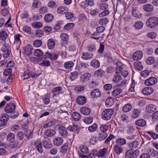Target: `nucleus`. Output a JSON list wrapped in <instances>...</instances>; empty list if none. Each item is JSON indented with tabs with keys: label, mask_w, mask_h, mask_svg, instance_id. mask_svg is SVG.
Segmentation results:
<instances>
[{
	"label": "nucleus",
	"mask_w": 158,
	"mask_h": 158,
	"mask_svg": "<svg viewBox=\"0 0 158 158\" xmlns=\"http://www.w3.org/2000/svg\"><path fill=\"white\" fill-rule=\"evenodd\" d=\"M131 14L133 17L137 18H141L142 17L140 11L137 9H133L131 11Z\"/></svg>",
	"instance_id": "obj_16"
},
{
	"label": "nucleus",
	"mask_w": 158,
	"mask_h": 158,
	"mask_svg": "<svg viewBox=\"0 0 158 158\" xmlns=\"http://www.w3.org/2000/svg\"><path fill=\"white\" fill-rule=\"evenodd\" d=\"M9 118L8 114H2L0 115V121L3 123V125H5V123L8 121Z\"/></svg>",
	"instance_id": "obj_14"
},
{
	"label": "nucleus",
	"mask_w": 158,
	"mask_h": 158,
	"mask_svg": "<svg viewBox=\"0 0 158 158\" xmlns=\"http://www.w3.org/2000/svg\"><path fill=\"white\" fill-rule=\"evenodd\" d=\"M86 98L84 96H79L76 99V102L79 105H84L86 102Z\"/></svg>",
	"instance_id": "obj_12"
},
{
	"label": "nucleus",
	"mask_w": 158,
	"mask_h": 158,
	"mask_svg": "<svg viewBox=\"0 0 158 158\" xmlns=\"http://www.w3.org/2000/svg\"><path fill=\"white\" fill-rule=\"evenodd\" d=\"M45 56L49 58L50 60H56L58 57L59 55L56 53L53 52L49 53L46 52Z\"/></svg>",
	"instance_id": "obj_7"
},
{
	"label": "nucleus",
	"mask_w": 158,
	"mask_h": 158,
	"mask_svg": "<svg viewBox=\"0 0 158 158\" xmlns=\"http://www.w3.org/2000/svg\"><path fill=\"white\" fill-rule=\"evenodd\" d=\"M53 19V15L51 14H46L44 17V19L45 22L49 23L52 21Z\"/></svg>",
	"instance_id": "obj_25"
},
{
	"label": "nucleus",
	"mask_w": 158,
	"mask_h": 158,
	"mask_svg": "<svg viewBox=\"0 0 158 158\" xmlns=\"http://www.w3.org/2000/svg\"><path fill=\"white\" fill-rule=\"evenodd\" d=\"M40 64L43 66H48L50 64V61L45 59V58L43 56L41 57L39 59Z\"/></svg>",
	"instance_id": "obj_8"
},
{
	"label": "nucleus",
	"mask_w": 158,
	"mask_h": 158,
	"mask_svg": "<svg viewBox=\"0 0 158 158\" xmlns=\"http://www.w3.org/2000/svg\"><path fill=\"white\" fill-rule=\"evenodd\" d=\"M143 23L141 21H137L135 23L134 27L136 29H141L143 26Z\"/></svg>",
	"instance_id": "obj_45"
},
{
	"label": "nucleus",
	"mask_w": 158,
	"mask_h": 158,
	"mask_svg": "<svg viewBox=\"0 0 158 158\" xmlns=\"http://www.w3.org/2000/svg\"><path fill=\"white\" fill-rule=\"evenodd\" d=\"M41 74L34 73L31 71H25L23 75V79H27L31 77L32 78L38 77Z\"/></svg>",
	"instance_id": "obj_4"
},
{
	"label": "nucleus",
	"mask_w": 158,
	"mask_h": 158,
	"mask_svg": "<svg viewBox=\"0 0 158 158\" xmlns=\"http://www.w3.org/2000/svg\"><path fill=\"white\" fill-rule=\"evenodd\" d=\"M32 26L34 28H39L42 26V24L40 22H35L33 23Z\"/></svg>",
	"instance_id": "obj_60"
},
{
	"label": "nucleus",
	"mask_w": 158,
	"mask_h": 158,
	"mask_svg": "<svg viewBox=\"0 0 158 158\" xmlns=\"http://www.w3.org/2000/svg\"><path fill=\"white\" fill-rule=\"evenodd\" d=\"M93 56V54L88 52H83L81 56L83 60H87L91 58Z\"/></svg>",
	"instance_id": "obj_21"
},
{
	"label": "nucleus",
	"mask_w": 158,
	"mask_h": 158,
	"mask_svg": "<svg viewBox=\"0 0 158 158\" xmlns=\"http://www.w3.org/2000/svg\"><path fill=\"white\" fill-rule=\"evenodd\" d=\"M8 34L6 31L2 30H0V40L2 41L5 40L7 38Z\"/></svg>",
	"instance_id": "obj_18"
},
{
	"label": "nucleus",
	"mask_w": 158,
	"mask_h": 158,
	"mask_svg": "<svg viewBox=\"0 0 158 158\" xmlns=\"http://www.w3.org/2000/svg\"><path fill=\"white\" fill-rule=\"evenodd\" d=\"M57 122V120H53L45 124L44 126V128H46L47 127H51L55 125Z\"/></svg>",
	"instance_id": "obj_24"
},
{
	"label": "nucleus",
	"mask_w": 158,
	"mask_h": 158,
	"mask_svg": "<svg viewBox=\"0 0 158 158\" xmlns=\"http://www.w3.org/2000/svg\"><path fill=\"white\" fill-rule=\"evenodd\" d=\"M114 102V100L112 98L109 97L107 98L105 101V104L107 106H112Z\"/></svg>",
	"instance_id": "obj_36"
},
{
	"label": "nucleus",
	"mask_w": 158,
	"mask_h": 158,
	"mask_svg": "<svg viewBox=\"0 0 158 158\" xmlns=\"http://www.w3.org/2000/svg\"><path fill=\"white\" fill-rule=\"evenodd\" d=\"M74 26V24L73 23H69L66 24L64 27L65 30H69L73 28Z\"/></svg>",
	"instance_id": "obj_53"
},
{
	"label": "nucleus",
	"mask_w": 158,
	"mask_h": 158,
	"mask_svg": "<svg viewBox=\"0 0 158 158\" xmlns=\"http://www.w3.org/2000/svg\"><path fill=\"white\" fill-rule=\"evenodd\" d=\"M158 25V18L155 17H152L149 18V28H152Z\"/></svg>",
	"instance_id": "obj_3"
},
{
	"label": "nucleus",
	"mask_w": 158,
	"mask_h": 158,
	"mask_svg": "<svg viewBox=\"0 0 158 158\" xmlns=\"http://www.w3.org/2000/svg\"><path fill=\"white\" fill-rule=\"evenodd\" d=\"M135 124L139 126L143 127L146 124V122L143 119H139L135 122Z\"/></svg>",
	"instance_id": "obj_40"
},
{
	"label": "nucleus",
	"mask_w": 158,
	"mask_h": 158,
	"mask_svg": "<svg viewBox=\"0 0 158 158\" xmlns=\"http://www.w3.org/2000/svg\"><path fill=\"white\" fill-rule=\"evenodd\" d=\"M42 41L40 40H35L33 43V46L34 47L38 48L40 47L42 45Z\"/></svg>",
	"instance_id": "obj_63"
},
{
	"label": "nucleus",
	"mask_w": 158,
	"mask_h": 158,
	"mask_svg": "<svg viewBox=\"0 0 158 158\" xmlns=\"http://www.w3.org/2000/svg\"><path fill=\"white\" fill-rule=\"evenodd\" d=\"M98 128V125L96 123H94L92 125L89 126L88 127V131L91 132L95 131Z\"/></svg>",
	"instance_id": "obj_41"
},
{
	"label": "nucleus",
	"mask_w": 158,
	"mask_h": 158,
	"mask_svg": "<svg viewBox=\"0 0 158 158\" xmlns=\"http://www.w3.org/2000/svg\"><path fill=\"white\" fill-rule=\"evenodd\" d=\"M107 136V134L105 132H102L99 134V137L100 140H103L106 139Z\"/></svg>",
	"instance_id": "obj_64"
},
{
	"label": "nucleus",
	"mask_w": 158,
	"mask_h": 158,
	"mask_svg": "<svg viewBox=\"0 0 158 158\" xmlns=\"http://www.w3.org/2000/svg\"><path fill=\"white\" fill-rule=\"evenodd\" d=\"M91 77L90 74L88 73H85L83 74L80 77V81L83 83L87 82Z\"/></svg>",
	"instance_id": "obj_9"
},
{
	"label": "nucleus",
	"mask_w": 158,
	"mask_h": 158,
	"mask_svg": "<svg viewBox=\"0 0 158 158\" xmlns=\"http://www.w3.org/2000/svg\"><path fill=\"white\" fill-rule=\"evenodd\" d=\"M34 54L36 56L40 57L43 55V52L41 50L37 49L34 52Z\"/></svg>",
	"instance_id": "obj_54"
},
{
	"label": "nucleus",
	"mask_w": 158,
	"mask_h": 158,
	"mask_svg": "<svg viewBox=\"0 0 158 158\" xmlns=\"http://www.w3.org/2000/svg\"><path fill=\"white\" fill-rule=\"evenodd\" d=\"M122 79V77L118 75H116L114 76L113 79V81L115 83H117Z\"/></svg>",
	"instance_id": "obj_62"
},
{
	"label": "nucleus",
	"mask_w": 158,
	"mask_h": 158,
	"mask_svg": "<svg viewBox=\"0 0 158 158\" xmlns=\"http://www.w3.org/2000/svg\"><path fill=\"white\" fill-rule=\"evenodd\" d=\"M108 19L105 18L101 19L98 22L99 24L101 25H106L108 22Z\"/></svg>",
	"instance_id": "obj_50"
},
{
	"label": "nucleus",
	"mask_w": 158,
	"mask_h": 158,
	"mask_svg": "<svg viewBox=\"0 0 158 158\" xmlns=\"http://www.w3.org/2000/svg\"><path fill=\"white\" fill-rule=\"evenodd\" d=\"M78 74V73L77 72L72 73L71 74V76H70V79L71 81H73L77 78Z\"/></svg>",
	"instance_id": "obj_57"
},
{
	"label": "nucleus",
	"mask_w": 158,
	"mask_h": 158,
	"mask_svg": "<svg viewBox=\"0 0 158 158\" xmlns=\"http://www.w3.org/2000/svg\"><path fill=\"white\" fill-rule=\"evenodd\" d=\"M47 43L49 49H52L55 47V43L52 39H49L48 40Z\"/></svg>",
	"instance_id": "obj_33"
},
{
	"label": "nucleus",
	"mask_w": 158,
	"mask_h": 158,
	"mask_svg": "<svg viewBox=\"0 0 158 158\" xmlns=\"http://www.w3.org/2000/svg\"><path fill=\"white\" fill-rule=\"evenodd\" d=\"M134 66L135 69L138 70H140L143 69V65L141 62L136 61L134 63Z\"/></svg>",
	"instance_id": "obj_39"
},
{
	"label": "nucleus",
	"mask_w": 158,
	"mask_h": 158,
	"mask_svg": "<svg viewBox=\"0 0 158 158\" xmlns=\"http://www.w3.org/2000/svg\"><path fill=\"white\" fill-rule=\"evenodd\" d=\"M83 121L85 124H89L92 123L93 118L91 117L87 118L84 119Z\"/></svg>",
	"instance_id": "obj_61"
},
{
	"label": "nucleus",
	"mask_w": 158,
	"mask_h": 158,
	"mask_svg": "<svg viewBox=\"0 0 158 158\" xmlns=\"http://www.w3.org/2000/svg\"><path fill=\"white\" fill-rule=\"evenodd\" d=\"M157 81L156 78L154 77H151L149 78V86L154 85Z\"/></svg>",
	"instance_id": "obj_46"
},
{
	"label": "nucleus",
	"mask_w": 158,
	"mask_h": 158,
	"mask_svg": "<svg viewBox=\"0 0 158 158\" xmlns=\"http://www.w3.org/2000/svg\"><path fill=\"white\" fill-rule=\"evenodd\" d=\"M139 144L138 141L135 140L130 142L128 144V147L131 149H133L136 148L139 145Z\"/></svg>",
	"instance_id": "obj_26"
},
{
	"label": "nucleus",
	"mask_w": 158,
	"mask_h": 158,
	"mask_svg": "<svg viewBox=\"0 0 158 158\" xmlns=\"http://www.w3.org/2000/svg\"><path fill=\"white\" fill-rule=\"evenodd\" d=\"M139 154V151L138 150H136L133 152L129 150L125 152L124 158H137Z\"/></svg>",
	"instance_id": "obj_2"
},
{
	"label": "nucleus",
	"mask_w": 158,
	"mask_h": 158,
	"mask_svg": "<svg viewBox=\"0 0 158 158\" xmlns=\"http://www.w3.org/2000/svg\"><path fill=\"white\" fill-rule=\"evenodd\" d=\"M108 148H104L100 150L98 153V156H101L102 157H105L106 155L108 153Z\"/></svg>",
	"instance_id": "obj_17"
},
{
	"label": "nucleus",
	"mask_w": 158,
	"mask_h": 158,
	"mask_svg": "<svg viewBox=\"0 0 158 158\" xmlns=\"http://www.w3.org/2000/svg\"><path fill=\"white\" fill-rule=\"evenodd\" d=\"M100 90L97 89H96L92 90L91 93V96L93 98H97L101 95Z\"/></svg>",
	"instance_id": "obj_13"
},
{
	"label": "nucleus",
	"mask_w": 158,
	"mask_h": 158,
	"mask_svg": "<svg viewBox=\"0 0 158 158\" xmlns=\"http://www.w3.org/2000/svg\"><path fill=\"white\" fill-rule=\"evenodd\" d=\"M132 108L131 105L128 103L124 105L122 108V110L124 112H127L130 111Z\"/></svg>",
	"instance_id": "obj_37"
},
{
	"label": "nucleus",
	"mask_w": 158,
	"mask_h": 158,
	"mask_svg": "<svg viewBox=\"0 0 158 158\" xmlns=\"http://www.w3.org/2000/svg\"><path fill=\"white\" fill-rule=\"evenodd\" d=\"M74 63L72 61H68L65 62L64 64V67L67 69H70L73 67Z\"/></svg>",
	"instance_id": "obj_34"
},
{
	"label": "nucleus",
	"mask_w": 158,
	"mask_h": 158,
	"mask_svg": "<svg viewBox=\"0 0 158 158\" xmlns=\"http://www.w3.org/2000/svg\"><path fill=\"white\" fill-rule=\"evenodd\" d=\"M35 146L38 151L40 153H42L43 152V150L41 145V142L40 141H37L35 143Z\"/></svg>",
	"instance_id": "obj_20"
},
{
	"label": "nucleus",
	"mask_w": 158,
	"mask_h": 158,
	"mask_svg": "<svg viewBox=\"0 0 158 158\" xmlns=\"http://www.w3.org/2000/svg\"><path fill=\"white\" fill-rule=\"evenodd\" d=\"M48 12V8L46 6H42L39 10V13L40 14H44Z\"/></svg>",
	"instance_id": "obj_48"
},
{
	"label": "nucleus",
	"mask_w": 158,
	"mask_h": 158,
	"mask_svg": "<svg viewBox=\"0 0 158 158\" xmlns=\"http://www.w3.org/2000/svg\"><path fill=\"white\" fill-rule=\"evenodd\" d=\"M2 51L4 52L3 54L4 58H7L9 56L10 52L7 47H5L3 48L2 49Z\"/></svg>",
	"instance_id": "obj_27"
},
{
	"label": "nucleus",
	"mask_w": 158,
	"mask_h": 158,
	"mask_svg": "<svg viewBox=\"0 0 158 158\" xmlns=\"http://www.w3.org/2000/svg\"><path fill=\"white\" fill-rule=\"evenodd\" d=\"M90 64L93 67L98 68L100 66V62L98 60L94 59L91 62Z\"/></svg>",
	"instance_id": "obj_29"
},
{
	"label": "nucleus",
	"mask_w": 158,
	"mask_h": 158,
	"mask_svg": "<svg viewBox=\"0 0 158 158\" xmlns=\"http://www.w3.org/2000/svg\"><path fill=\"white\" fill-rule=\"evenodd\" d=\"M63 139L61 137H57L53 140V143L54 145L58 147L63 143Z\"/></svg>",
	"instance_id": "obj_10"
},
{
	"label": "nucleus",
	"mask_w": 158,
	"mask_h": 158,
	"mask_svg": "<svg viewBox=\"0 0 158 158\" xmlns=\"http://www.w3.org/2000/svg\"><path fill=\"white\" fill-rule=\"evenodd\" d=\"M68 144L67 143H64L61 147L60 152L62 153H66L68 150Z\"/></svg>",
	"instance_id": "obj_49"
},
{
	"label": "nucleus",
	"mask_w": 158,
	"mask_h": 158,
	"mask_svg": "<svg viewBox=\"0 0 158 158\" xmlns=\"http://www.w3.org/2000/svg\"><path fill=\"white\" fill-rule=\"evenodd\" d=\"M149 154H150L152 156L156 157L158 155V152L157 151L155 150L154 149H150L149 152Z\"/></svg>",
	"instance_id": "obj_56"
},
{
	"label": "nucleus",
	"mask_w": 158,
	"mask_h": 158,
	"mask_svg": "<svg viewBox=\"0 0 158 158\" xmlns=\"http://www.w3.org/2000/svg\"><path fill=\"white\" fill-rule=\"evenodd\" d=\"M15 135L12 133H9L7 135V140L9 142L12 143L14 141Z\"/></svg>",
	"instance_id": "obj_32"
},
{
	"label": "nucleus",
	"mask_w": 158,
	"mask_h": 158,
	"mask_svg": "<svg viewBox=\"0 0 158 158\" xmlns=\"http://www.w3.org/2000/svg\"><path fill=\"white\" fill-rule=\"evenodd\" d=\"M15 108V106L13 102L10 103L5 107L4 110L6 112L10 113L13 112Z\"/></svg>",
	"instance_id": "obj_5"
},
{
	"label": "nucleus",
	"mask_w": 158,
	"mask_h": 158,
	"mask_svg": "<svg viewBox=\"0 0 158 158\" xmlns=\"http://www.w3.org/2000/svg\"><path fill=\"white\" fill-rule=\"evenodd\" d=\"M41 4V2L37 0H34L32 4V6L35 8H38L40 6Z\"/></svg>",
	"instance_id": "obj_52"
},
{
	"label": "nucleus",
	"mask_w": 158,
	"mask_h": 158,
	"mask_svg": "<svg viewBox=\"0 0 158 158\" xmlns=\"http://www.w3.org/2000/svg\"><path fill=\"white\" fill-rule=\"evenodd\" d=\"M67 129L70 132H74L79 129V127L78 126L76 125H69L67 127Z\"/></svg>",
	"instance_id": "obj_23"
},
{
	"label": "nucleus",
	"mask_w": 158,
	"mask_h": 158,
	"mask_svg": "<svg viewBox=\"0 0 158 158\" xmlns=\"http://www.w3.org/2000/svg\"><path fill=\"white\" fill-rule=\"evenodd\" d=\"M152 121L153 122L157 121L158 120V111L153 113L152 116Z\"/></svg>",
	"instance_id": "obj_55"
},
{
	"label": "nucleus",
	"mask_w": 158,
	"mask_h": 158,
	"mask_svg": "<svg viewBox=\"0 0 158 158\" xmlns=\"http://www.w3.org/2000/svg\"><path fill=\"white\" fill-rule=\"evenodd\" d=\"M43 145L44 147L47 149H49L52 147V145L50 142L44 140L43 141Z\"/></svg>",
	"instance_id": "obj_58"
},
{
	"label": "nucleus",
	"mask_w": 158,
	"mask_h": 158,
	"mask_svg": "<svg viewBox=\"0 0 158 158\" xmlns=\"http://www.w3.org/2000/svg\"><path fill=\"white\" fill-rule=\"evenodd\" d=\"M140 114V111L139 110L134 109L132 110V117L133 118H137Z\"/></svg>",
	"instance_id": "obj_35"
},
{
	"label": "nucleus",
	"mask_w": 158,
	"mask_h": 158,
	"mask_svg": "<svg viewBox=\"0 0 158 158\" xmlns=\"http://www.w3.org/2000/svg\"><path fill=\"white\" fill-rule=\"evenodd\" d=\"M61 40L64 41H66L69 38V36L66 33H61L60 35Z\"/></svg>",
	"instance_id": "obj_59"
},
{
	"label": "nucleus",
	"mask_w": 158,
	"mask_h": 158,
	"mask_svg": "<svg viewBox=\"0 0 158 158\" xmlns=\"http://www.w3.org/2000/svg\"><path fill=\"white\" fill-rule=\"evenodd\" d=\"M68 9L66 7L64 6H59L57 9V12L58 13L64 15L68 11Z\"/></svg>",
	"instance_id": "obj_15"
},
{
	"label": "nucleus",
	"mask_w": 158,
	"mask_h": 158,
	"mask_svg": "<svg viewBox=\"0 0 158 158\" xmlns=\"http://www.w3.org/2000/svg\"><path fill=\"white\" fill-rule=\"evenodd\" d=\"M32 49V47L31 46L27 45L25 46L24 50L27 54H30L31 53Z\"/></svg>",
	"instance_id": "obj_51"
},
{
	"label": "nucleus",
	"mask_w": 158,
	"mask_h": 158,
	"mask_svg": "<svg viewBox=\"0 0 158 158\" xmlns=\"http://www.w3.org/2000/svg\"><path fill=\"white\" fill-rule=\"evenodd\" d=\"M56 134V131L53 129H49L44 132L45 135L48 137H52Z\"/></svg>",
	"instance_id": "obj_19"
},
{
	"label": "nucleus",
	"mask_w": 158,
	"mask_h": 158,
	"mask_svg": "<svg viewBox=\"0 0 158 158\" xmlns=\"http://www.w3.org/2000/svg\"><path fill=\"white\" fill-rule=\"evenodd\" d=\"M114 150L115 153L118 155H119L122 153L123 151V148L118 144H116L114 148Z\"/></svg>",
	"instance_id": "obj_28"
},
{
	"label": "nucleus",
	"mask_w": 158,
	"mask_h": 158,
	"mask_svg": "<svg viewBox=\"0 0 158 158\" xmlns=\"http://www.w3.org/2000/svg\"><path fill=\"white\" fill-rule=\"evenodd\" d=\"M73 118L75 121H77L79 120L81 118L80 114L77 112H74L72 114Z\"/></svg>",
	"instance_id": "obj_38"
},
{
	"label": "nucleus",
	"mask_w": 158,
	"mask_h": 158,
	"mask_svg": "<svg viewBox=\"0 0 158 158\" xmlns=\"http://www.w3.org/2000/svg\"><path fill=\"white\" fill-rule=\"evenodd\" d=\"M143 56V52L141 51H137L134 52L133 55V58L135 60H140Z\"/></svg>",
	"instance_id": "obj_11"
},
{
	"label": "nucleus",
	"mask_w": 158,
	"mask_h": 158,
	"mask_svg": "<svg viewBox=\"0 0 158 158\" xmlns=\"http://www.w3.org/2000/svg\"><path fill=\"white\" fill-rule=\"evenodd\" d=\"M105 27L103 26H100L97 27L96 29V31L97 33H94V34H92V36L94 35H98V34L97 33H102L105 31Z\"/></svg>",
	"instance_id": "obj_31"
},
{
	"label": "nucleus",
	"mask_w": 158,
	"mask_h": 158,
	"mask_svg": "<svg viewBox=\"0 0 158 158\" xmlns=\"http://www.w3.org/2000/svg\"><path fill=\"white\" fill-rule=\"evenodd\" d=\"M126 140L123 138H120L116 139V143L118 145H123L126 143Z\"/></svg>",
	"instance_id": "obj_44"
},
{
	"label": "nucleus",
	"mask_w": 158,
	"mask_h": 158,
	"mask_svg": "<svg viewBox=\"0 0 158 158\" xmlns=\"http://www.w3.org/2000/svg\"><path fill=\"white\" fill-rule=\"evenodd\" d=\"M135 128L133 125L129 124L127 126V133L128 134H131L135 131Z\"/></svg>",
	"instance_id": "obj_30"
},
{
	"label": "nucleus",
	"mask_w": 158,
	"mask_h": 158,
	"mask_svg": "<svg viewBox=\"0 0 158 158\" xmlns=\"http://www.w3.org/2000/svg\"><path fill=\"white\" fill-rule=\"evenodd\" d=\"M58 131L59 135L63 138L65 137L68 135L67 130L64 126H59Z\"/></svg>",
	"instance_id": "obj_6"
},
{
	"label": "nucleus",
	"mask_w": 158,
	"mask_h": 158,
	"mask_svg": "<svg viewBox=\"0 0 158 158\" xmlns=\"http://www.w3.org/2000/svg\"><path fill=\"white\" fill-rule=\"evenodd\" d=\"M81 112L85 115H88L90 114L91 110L89 108L87 107H83L80 109Z\"/></svg>",
	"instance_id": "obj_22"
},
{
	"label": "nucleus",
	"mask_w": 158,
	"mask_h": 158,
	"mask_svg": "<svg viewBox=\"0 0 158 158\" xmlns=\"http://www.w3.org/2000/svg\"><path fill=\"white\" fill-rule=\"evenodd\" d=\"M122 91L121 89L118 88L114 90L112 92V94L113 97H115L119 95Z\"/></svg>",
	"instance_id": "obj_43"
},
{
	"label": "nucleus",
	"mask_w": 158,
	"mask_h": 158,
	"mask_svg": "<svg viewBox=\"0 0 158 158\" xmlns=\"http://www.w3.org/2000/svg\"><path fill=\"white\" fill-rule=\"evenodd\" d=\"M22 37V35L19 34H16L14 36L15 41L19 45H20L21 43V42L20 38Z\"/></svg>",
	"instance_id": "obj_47"
},
{
	"label": "nucleus",
	"mask_w": 158,
	"mask_h": 158,
	"mask_svg": "<svg viewBox=\"0 0 158 158\" xmlns=\"http://www.w3.org/2000/svg\"><path fill=\"white\" fill-rule=\"evenodd\" d=\"M114 110L113 109H106L104 110L102 114V117L104 120H110L113 113Z\"/></svg>",
	"instance_id": "obj_1"
},
{
	"label": "nucleus",
	"mask_w": 158,
	"mask_h": 158,
	"mask_svg": "<svg viewBox=\"0 0 158 158\" xmlns=\"http://www.w3.org/2000/svg\"><path fill=\"white\" fill-rule=\"evenodd\" d=\"M79 149L82 153L85 154H86L89 151L88 147L85 145H82L80 146Z\"/></svg>",
	"instance_id": "obj_42"
}]
</instances>
